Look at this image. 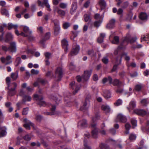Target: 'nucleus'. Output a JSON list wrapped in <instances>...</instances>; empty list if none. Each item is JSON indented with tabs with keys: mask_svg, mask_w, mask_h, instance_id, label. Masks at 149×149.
<instances>
[{
	"mask_svg": "<svg viewBox=\"0 0 149 149\" xmlns=\"http://www.w3.org/2000/svg\"><path fill=\"white\" fill-rule=\"evenodd\" d=\"M100 119V115L98 114H96L95 116L92 118L91 126L93 129L92 131V136L94 138L97 137L98 130L97 128V123L96 122Z\"/></svg>",
	"mask_w": 149,
	"mask_h": 149,
	"instance_id": "nucleus-1",
	"label": "nucleus"
},
{
	"mask_svg": "<svg viewBox=\"0 0 149 149\" xmlns=\"http://www.w3.org/2000/svg\"><path fill=\"white\" fill-rule=\"evenodd\" d=\"M137 39L136 37L135 36L132 37L131 38H129V36L125 37L123 41L121 42V45H123V46L125 47L127 45L128 42H130L131 44L133 43L136 41Z\"/></svg>",
	"mask_w": 149,
	"mask_h": 149,
	"instance_id": "nucleus-2",
	"label": "nucleus"
},
{
	"mask_svg": "<svg viewBox=\"0 0 149 149\" xmlns=\"http://www.w3.org/2000/svg\"><path fill=\"white\" fill-rule=\"evenodd\" d=\"M34 99L37 101V104L40 106H46V102L43 100V97L42 96H38L37 94H35L34 95Z\"/></svg>",
	"mask_w": 149,
	"mask_h": 149,
	"instance_id": "nucleus-3",
	"label": "nucleus"
},
{
	"mask_svg": "<svg viewBox=\"0 0 149 149\" xmlns=\"http://www.w3.org/2000/svg\"><path fill=\"white\" fill-rule=\"evenodd\" d=\"M70 88L74 90L73 94L75 95L80 89L81 86L80 85H78L74 81H72L70 83Z\"/></svg>",
	"mask_w": 149,
	"mask_h": 149,
	"instance_id": "nucleus-4",
	"label": "nucleus"
},
{
	"mask_svg": "<svg viewBox=\"0 0 149 149\" xmlns=\"http://www.w3.org/2000/svg\"><path fill=\"white\" fill-rule=\"evenodd\" d=\"M127 121V119L126 117L121 113L119 114L115 119V121L116 122L125 123Z\"/></svg>",
	"mask_w": 149,
	"mask_h": 149,
	"instance_id": "nucleus-5",
	"label": "nucleus"
},
{
	"mask_svg": "<svg viewBox=\"0 0 149 149\" xmlns=\"http://www.w3.org/2000/svg\"><path fill=\"white\" fill-rule=\"evenodd\" d=\"M11 57L10 55L7 56L5 58L3 57H1L0 58L1 61L3 63H5V64L8 65L12 62L11 60Z\"/></svg>",
	"mask_w": 149,
	"mask_h": 149,
	"instance_id": "nucleus-6",
	"label": "nucleus"
},
{
	"mask_svg": "<svg viewBox=\"0 0 149 149\" xmlns=\"http://www.w3.org/2000/svg\"><path fill=\"white\" fill-rule=\"evenodd\" d=\"M63 75V71L62 68L61 67H58L55 72V77L58 78L57 80H60Z\"/></svg>",
	"mask_w": 149,
	"mask_h": 149,
	"instance_id": "nucleus-7",
	"label": "nucleus"
},
{
	"mask_svg": "<svg viewBox=\"0 0 149 149\" xmlns=\"http://www.w3.org/2000/svg\"><path fill=\"white\" fill-rule=\"evenodd\" d=\"M10 45L9 47V51L13 53L16 51V43L15 42H12L10 43Z\"/></svg>",
	"mask_w": 149,
	"mask_h": 149,
	"instance_id": "nucleus-8",
	"label": "nucleus"
},
{
	"mask_svg": "<svg viewBox=\"0 0 149 149\" xmlns=\"http://www.w3.org/2000/svg\"><path fill=\"white\" fill-rule=\"evenodd\" d=\"M79 49V47L78 45H77L74 46L72 49L70 54V55L72 56L77 55L78 53Z\"/></svg>",
	"mask_w": 149,
	"mask_h": 149,
	"instance_id": "nucleus-9",
	"label": "nucleus"
},
{
	"mask_svg": "<svg viewBox=\"0 0 149 149\" xmlns=\"http://www.w3.org/2000/svg\"><path fill=\"white\" fill-rule=\"evenodd\" d=\"M92 71L91 70H87L84 71V74L83 76L82 79H84L85 81L87 80L90 77Z\"/></svg>",
	"mask_w": 149,
	"mask_h": 149,
	"instance_id": "nucleus-10",
	"label": "nucleus"
},
{
	"mask_svg": "<svg viewBox=\"0 0 149 149\" xmlns=\"http://www.w3.org/2000/svg\"><path fill=\"white\" fill-rule=\"evenodd\" d=\"M134 111L135 113L139 116H143L147 114L146 112L143 109H135Z\"/></svg>",
	"mask_w": 149,
	"mask_h": 149,
	"instance_id": "nucleus-11",
	"label": "nucleus"
},
{
	"mask_svg": "<svg viewBox=\"0 0 149 149\" xmlns=\"http://www.w3.org/2000/svg\"><path fill=\"white\" fill-rule=\"evenodd\" d=\"M115 20L114 19L110 20L109 23L107 24L106 27L108 29L113 28L114 26Z\"/></svg>",
	"mask_w": 149,
	"mask_h": 149,
	"instance_id": "nucleus-12",
	"label": "nucleus"
},
{
	"mask_svg": "<svg viewBox=\"0 0 149 149\" xmlns=\"http://www.w3.org/2000/svg\"><path fill=\"white\" fill-rule=\"evenodd\" d=\"M13 38V36L11 33H8L6 35L5 42H8L9 41L12 40Z\"/></svg>",
	"mask_w": 149,
	"mask_h": 149,
	"instance_id": "nucleus-13",
	"label": "nucleus"
},
{
	"mask_svg": "<svg viewBox=\"0 0 149 149\" xmlns=\"http://www.w3.org/2000/svg\"><path fill=\"white\" fill-rule=\"evenodd\" d=\"M102 109L106 113H109L111 111V109L109 106L108 105H102L101 106Z\"/></svg>",
	"mask_w": 149,
	"mask_h": 149,
	"instance_id": "nucleus-14",
	"label": "nucleus"
},
{
	"mask_svg": "<svg viewBox=\"0 0 149 149\" xmlns=\"http://www.w3.org/2000/svg\"><path fill=\"white\" fill-rule=\"evenodd\" d=\"M50 36V33L49 32H47L46 33V35L44 38H42L40 41V43L43 45L44 43L46 40L49 39Z\"/></svg>",
	"mask_w": 149,
	"mask_h": 149,
	"instance_id": "nucleus-15",
	"label": "nucleus"
},
{
	"mask_svg": "<svg viewBox=\"0 0 149 149\" xmlns=\"http://www.w3.org/2000/svg\"><path fill=\"white\" fill-rule=\"evenodd\" d=\"M62 45L63 47L65 48V51L66 52L68 49V41L65 39H63L61 41Z\"/></svg>",
	"mask_w": 149,
	"mask_h": 149,
	"instance_id": "nucleus-16",
	"label": "nucleus"
},
{
	"mask_svg": "<svg viewBox=\"0 0 149 149\" xmlns=\"http://www.w3.org/2000/svg\"><path fill=\"white\" fill-rule=\"evenodd\" d=\"M50 107L51 112L50 113L46 112L45 113L46 115H54L55 114V110L56 108V106L52 105Z\"/></svg>",
	"mask_w": 149,
	"mask_h": 149,
	"instance_id": "nucleus-17",
	"label": "nucleus"
},
{
	"mask_svg": "<svg viewBox=\"0 0 149 149\" xmlns=\"http://www.w3.org/2000/svg\"><path fill=\"white\" fill-rule=\"evenodd\" d=\"M139 17L141 19L143 20H147L148 16L146 13L142 12L140 14Z\"/></svg>",
	"mask_w": 149,
	"mask_h": 149,
	"instance_id": "nucleus-18",
	"label": "nucleus"
},
{
	"mask_svg": "<svg viewBox=\"0 0 149 149\" xmlns=\"http://www.w3.org/2000/svg\"><path fill=\"white\" fill-rule=\"evenodd\" d=\"M6 129L4 127H0V137L3 136L6 133Z\"/></svg>",
	"mask_w": 149,
	"mask_h": 149,
	"instance_id": "nucleus-19",
	"label": "nucleus"
},
{
	"mask_svg": "<svg viewBox=\"0 0 149 149\" xmlns=\"http://www.w3.org/2000/svg\"><path fill=\"white\" fill-rule=\"evenodd\" d=\"M103 95L105 98L106 99L109 98L111 97V93L108 90L105 91L104 92Z\"/></svg>",
	"mask_w": 149,
	"mask_h": 149,
	"instance_id": "nucleus-20",
	"label": "nucleus"
},
{
	"mask_svg": "<svg viewBox=\"0 0 149 149\" xmlns=\"http://www.w3.org/2000/svg\"><path fill=\"white\" fill-rule=\"evenodd\" d=\"M77 6L76 3H74L72 4L70 12L71 14H74L77 9Z\"/></svg>",
	"mask_w": 149,
	"mask_h": 149,
	"instance_id": "nucleus-21",
	"label": "nucleus"
},
{
	"mask_svg": "<svg viewBox=\"0 0 149 149\" xmlns=\"http://www.w3.org/2000/svg\"><path fill=\"white\" fill-rule=\"evenodd\" d=\"M121 58L119 60V63H118V60L117 59L116 60V64L113 65V68L111 70V72H113L116 71L118 69V65L121 63Z\"/></svg>",
	"mask_w": 149,
	"mask_h": 149,
	"instance_id": "nucleus-22",
	"label": "nucleus"
},
{
	"mask_svg": "<svg viewBox=\"0 0 149 149\" xmlns=\"http://www.w3.org/2000/svg\"><path fill=\"white\" fill-rule=\"evenodd\" d=\"M105 37V34L104 33H101L100 36L97 39V42L98 43H101L103 41V39Z\"/></svg>",
	"mask_w": 149,
	"mask_h": 149,
	"instance_id": "nucleus-23",
	"label": "nucleus"
},
{
	"mask_svg": "<svg viewBox=\"0 0 149 149\" xmlns=\"http://www.w3.org/2000/svg\"><path fill=\"white\" fill-rule=\"evenodd\" d=\"M84 18L86 22H88L89 23L91 22V14L88 15L85 14L84 15Z\"/></svg>",
	"mask_w": 149,
	"mask_h": 149,
	"instance_id": "nucleus-24",
	"label": "nucleus"
},
{
	"mask_svg": "<svg viewBox=\"0 0 149 149\" xmlns=\"http://www.w3.org/2000/svg\"><path fill=\"white\" fill-rule=\"evenodd\" d=\"M99 3L102 9H104L105 8L106 4L104 0H100Z\"/></svg>",
	"mask_w": 149,
	"mask_h": 149,
	"instance_id": "nucleus-25",
	"label": "nucleus"
},
{
	"mask_svg": "<svg viewBox=\"0 0 149 149\" xmlns=\"http://www.w3.org/2000/svg\"><path fill=\"white\" fill-rule=\"evenodd\" d=\"M136 107V102L134 100H132L130 103L129 105V107H128L127 108L133 109Z\"/></svg>",
	"mask_w": 149,
	"mask_h": 149,
	"instance_id": "nucleus-26",
	"label": "nucleus"
},
{
	"mask_svg": "<svg viewBox=\"0 0 149 149\" xmlns=\"http://www.w3.org/2000/svg\"><path fill=\"white\" fill-rule=\"evenodd\" d=\"M78 124L83 127H86L87 125L86 120L85 119L79 121L78 123Z\"/></svg>",
	"mask_w": 149,
	"mask_h": 149,
	"instance_id": "nucleus-27",
	"label": "nucleus"
},
{
	"mask_svg": "<svg viewBox=\"0 0 149 149\" xmlns=\"http://www.w3.org/2000/svg\"><path fill=\"white\" fill-rule=\"evenodd\" d=\"M10 77L13 81L15 80L18 77V73L17 72H12L11 74Z\"/></svg>",
	"mask_w": 149,
	"mask_h": 149,
	"instance_id": "nucleus-28",
	"label": "nucleus"
},
{
	"mask_svg": "<svg viewBox=\"0 0 149 149\" xmlns=\"http://www.w3.org/2000/svg\"><path fill=\"white\" fill-rule=\"evenodd\" d=\"M8 95L9 96H12L15 95L16 92L15 88H10L8 92Z\"/></svg>",
	"mask_w": 149,
	"mask_h": 149,
	"instance_id": "nucleus-29",
	"label": "nucleus"
},
{
	"mask_svg": "<svg viewBox=\"0 0 149 149\" xmlns=\"http://www.w3.org/2000/svg\"><path fill=\"white\" fill-rule=\"evenodd\" d=\"M18 26L17 24L13 25L11 23H9L8 26V30H10L14 28L15 29H17Z\"/></svg>",
	"mask_w": 149,
	"mask_h": 149,
	"instance_id": "nucleus-30",
	"label": "nucleus"
},
{
	"mask_svg": "<svg viewBox=\"0 0 149 149\" xmlns=\"http://www.w3.org/2000/svg\"><path fill=\"white\" fill-rule=\"evenodd\" d=\"M31 99V98L30 96L25 95L23 97L22 100L23 102L24 103L26 101H30Z\"/></svg>",
	"mask_w": 149,
	"mask_h": 149,
	"instance_id": "nucleus-31",
	"label": "nucleus"
},
{
	"mask_svg": "<svg viewBox=\"0 0 149 149\" xmlns=\"http://www.w3.org/2000/svg\"><path fill=\"white\" fill-rule=\"evenodd\" d=\"M44 4L47 8V10L49 11L51 10L50 8V6L48 3V0H44L43 5Z\"/></svg>",
	"mask_w": 149,
	"mask_h": 149,
	"instance_id": "nucleus-32",
	"label": "nucleus"
},
{
	"mask_svg": "<svg viewBox=\"0 0 149 149\" xmlns=\"http://www.w3.org/2000/svg\"><path fill=\"white\" fill-rule=\"evenodd\" d=\"M123 103L122 100L120 99H118L114 103V105L115 106H118L121 105Z\"/></svg>",
	"mask_w": 149,
	"mask_h": 149,
	"instance_id": "nucleus-33",
	"label": "nucleus"
},
{
	"mask_svg": "<svg viewBox=\"0 0 149 149\" xmlns=\"http://www.w3.org/2000/svg\"><path fill=\"white\" fill-rule=\"evenodd\" d=\"M60 30V28L59 26L54 27V34L55 35H57L59 33Z\"/></svg>",
	"mask_w": 149,
	"mask_h": 149,
	"instance_id": "nucleus-34",
	"label": "nucleus"
},
{
	"mask_svg": "<svg viewBox=\"0 0 149 149\" xmlns=\"http://www.w3.org/2000/svg\"><path fill=\"white\" fill-rule=\"evenodd\" d=\"M119 38L117 36L114 37L113 40L112 41L113 44H118L119 42Z\"/></svg>",
	"mask_w": 149,
	"mask_h": 149,
	"instance_id": "nucleus-35",
	"label": "nucleus"
},
{
	"mask_svg": "<svg viewBox=\"0 0 149 149\" xmlns=\"http://www.w3.org/2000/svg\"><path fill=\"white\" fill-rule=\"evenodd\" d=\"M112 83L114 85L120 86L121 85V82L119 80L115 79L113 80Z\"/></svg>",
	"mask_w": 149,
	"mask_h": 149,
	"instance_id": "nucleus-36",
	"label": "nucleus"
},
{
	"mask_svg": "<svg viewBox=\"0 0 149 149\" xmlns=\"http://www.w3.org/2000/svg\"><path fill=\"white\" fill-rule=\"evenodd\" d=\"M94 17L96 19L102 21L103 17L100 16V14L98 13L95 14L94 16Z\"/></svg>",
	"mask_w": 149,
	"mask_h": 149,
	"instance_id": "nucleus-37",
	"label": "nucleus"
},
{
	"mask_svg": "<svg viewBox=\"0 0 149 149\" xmlns=\"http://www.w3.org/2000/svg\"><path fill=\"white\" fill-rule=\"evenodd\" d=\"M21 62V58L19 57H17L16 58L15 63H16L15 65L16 66H18Z\"/></svg>",
	"mask_w": 149,
	"mask_h": 149,
	"instance_id": "nucleus-38",
	"label": "nucleus"
},
{
	"mask_svg": "<svg viewBox=\"0 0 149 149\" xmlns=\"http://www.w3.org/2000/svg\"><path fill=\"white\" fill-rule=\"evenodd\" d=\"M149 41V34H147L146 36L143 35L141 37V42L143 41Z\"/></svg>",
	"mask_w": 149,
	"mask_h": 149,
	"instance_id": "nucleus-39",
	"label": "nucleus"
},
{
	"mask_svg": "<svg viewBox=\"0 0 149 149\" xmlns=\"http://www.w3.org/2000/svg\"><path fill=\"white\" fill-rule=\"evenodd\" d=\"M31 33L32 31H29V33L27 34V36H26L28 37V39L31 41L34 40L35 38L31 34Z\"/></svg>",
	"mask_w": 149,
	"mask_h": 149,
	"instance_id": "nucleus-40",
	"label": "nucleus"
},
{
	"mask_svg": "<svg viewBox=\"0 0 149 149\" xmlns=\"http://www.w3.org/2000/svg\"><path fill=\"white\" fill-rule=\"evenodd\" d=\"M1 13L3 15H5L7 17L9 16V14L8 11L5 9H1Z\"/></svg>",
	"mask_w": 149,
	"mask_h": 149,
	"instance_id": "nucleus-41",
	"label": "nucleus"
},
{
	"mask_svg": "<svg viewBox=\"0 0 149 149\" xmlns=\"http://www.w3.org/2000/svg\"><path fill=\"white\" fill-rule=\"evenodd\" d=\"M131 123L132 124V127L134 128L137 126V121L135 118H132L131 120Z\"/></svg>",
	"mask_w": 149,
	"mask_h": 149,
	"instance_id": "nucleus-42",
	"label": "nucleus"
},
{
	"mask_svg": "<svg viewBox=\"0 0 149 149\" xmlns=\"http://www.w3.org/2000/svg\"><path fill=\"white\" fill-rule=\"evenodd\" d=\"M125 47L123 46V45H121V44L120 45L118 46V48L116 49L115 50L114 52V54L115 55H117L118 54V50L120 49H121Z\"/></svg>",
	"mask_w": 149,
	"mask_h": 149,
	"instance_id": "nucleus-43",
	"label": "nucleus"
},
{
	"mask_svg": "<svg viewBox=\"0 0 149 149\" xmlns=\"http://www.w3.org/2000/svg\"><path fill=\"white\" fill-rule=\"evenodd\" d=\"M57 13L61 17H63L65 14V12L64 11L58 9L57 10Z\"/></svg>",
	"mask_w": 149,
	"mask_h": 149,
	"instance_id": "nucleus-44",
	"label": "nucleus"
},
{
	"mask_svg": "<svg viewBox=\"0 0 149 149\" xmlns=\"http://www.w3.org/2000/svg\"><path fill=\"white\" fill-rule=\"evenodd\" d=\"M101 149H109V147L106 144L102 143L100 146Z\"/></svg>",
	"mask_w": 149,
	"mask_h": 149,
	"instance_id": "nucleus-45",
	"label": "nucleus"
},
{
	"mask_svg": "<svg viewBox=\"0 0 149 149\" xmlns=\"http://www.w3.org/2000/svg\"><path fill=\"white\" fill-rule=\"evenodd\" d=\"M71 24L69 22H65L63 24V27L64 29H66L69 27Z\"/></svg>",
	"mask_w": 149,
	"mask_h": 149,
	"instance_id": "nucleus-46",
	"label": "nucleus"
},
{
	"mask_svg": "<svg viewBox=\"0 0 149 149\" xmlns=\"http://www.w3.org/2000/svg\"><path fill=\"white\" fill-rule=\"evenodd\" d=\"M102 21L98 20L95 22L94 23V26L96 27H98L99 26L102 22Z\"/></svg>",
	"mask_w": 149,
	"mask_h": 149,
	"instance_id": "nucleus-47",
	"label": "nucleus"
},
{
	"mask_svg": "<svg viewBox=\"0 0 149 149\" xmlns=\"http://www.w3.org/2000/svg\"><path fill=\"white\" fill-rule=\"evenodd\" d=\"M24 31L26 34H28L29 33V32L31 31L29 30V28L27 26H24L23 29Z\"/></svg>",
	"mask_w": 149,
	"mask_h": 149,
	"instance_id": "nucleus-48",
	"label": "nucleus"
},
{
	"mask_svg": "<svg viewBox=\"0 0 149 149\" xmlns=\"http://www.w3.org/2000/svg\"><path fill=\"white\" fill-rule=\"evenodd\" d=\"M133 16V14L132 13H130L127 15L126 18L125 20L127 21H129L131 19Z\"/></svg>",
	"mask_w": 149,
	"mask_h": 149,
	"instance_id": "nucleus-49",
	"label": "nucleus"
},
{
	"mask_svg": "<svg viewBox=\"0 0 149 149\" xmlns=\"http://www.w3.org/2000/svg\"><path fill=\"white\" fill-rule=\"evenodd\" d=\"M29 108L28 107L24 108L23 109L22 111V114L24 115H27L28 112Z\"/></svg>",
	"mask_w": 149,
	"mask_h": 149,
	"instance_id": "nucleus-50",
	"label": "nucleus"
},
{
	"mask_svg": "<svg viewBox=\"0 0 149 149\" xmlns=\"http://www.w3.org/2000/svg\"><path fill=\"white\" fill-rule=\"evenodd\" d=\"M123 56H124L125 57V59L126 60H129L130 59V57L129 56H128L127 54V53H123L122 54V55H121V57H123Z\"/></svg>",
	"mask_w": 149,
	"mask_h": 149,
	"instance_id": "nucleus-51",
	"label": "nucleus"
},
{
	"mask_svg": "<svg viewBox=\"0 0 149 149\" xmlns=\"http://www.w3.org/2000/svg\"><path fill=\"white\" fill-rule=\"evenodd\" d=\"M23 139L26 141H29L30 140L31 137L29 134H26L23 137Z\"/></svg>",
	"mask_w": 149,
	"mask_h": 149,
	"instance_id": "nucleus-52",
	"label": "nucleus"
},
{
	"mask_svg": "<svg viewBox=\"0 0 149 149\" xmlns=\"http://www.w3.org/2000/svg\"><path fill=\"white\" fill-rule=\"evenodd\" d=\"M129 5V3L127 1H125L124 2L122 5V8H123L125 9L128 7Z\"/></svg>",
	"mask_w": 149,
	"mask_h": 149,
	"instance_id": "nucleus-53",
	"label": "nucleus"
},
{
	"mask_svg": "<svg viewBox=\"0 0 149 149\" xmlns=\"http://www.w3.org/2000/svg\"><path fill=\"white\" fill-rule=\"evenodd\" d=\"M136 138V136L135 134H130L129 136V139L130 140H135Z\"/></svg>",
	"mask_w": 149,
	"mask_h": 149,
	"instance_id": "nucleus-54",
	"label": "nucleus"
},
{
	"mask_svg": "<svg viewBox=\"0 0 149 149\" xmlns=\"http://www.w3.org/2000/svg\"><path fill=\"white\" fill-rule=\"evenodd\" d=\"M59 6L62 9H65L66 8L67 4L66 3H62L60 4Z\"/></svg>",
	"mask_w": 149,
	"mask_h": 149,
	"instance_id": "nucleus-55",
	"label": "nucleus"
},
{
	"mask_svg": "<svg viewBox=\"0 0 149 149\" xmlns=\"http://www.w3.org/2000/svg\"><path fill=\"white\" fill-rule=\"evenodd\" d=\"M142 88V86L141 85H137L136 86L135 89L137 91H140Z\"/></svg>",
	"mask_w": 149,
	"mask_h": 149,
	"instance_id": "nucleus-56",
	"label": "nucleus"
},
{
	"mask_svg": "<svg viewBox=\"0 0 149 149\" xmlns=\"http://www.w3.org/2000/svg\"><path fill=\"white\" fill-rule=\"evenodd\" d=\"M148 102L147 100L146 99H143L141 101V103L143 105H146L148 103Z\"/></svg>",
	"mask_w": 149,
	"mask_h": 149,
	"instance_id": "nucleus-57",
	"label": "nucleus"
},
{
	"mask_svg": "<svg viewBox=\"0 0 149 149\" xmlns=\"http://www.w3.org/2000/svg\"><path fill=\"white\" fill-rule=\"evenodd\" d=\"M84 149H91V148L87 145V143L85 140L84 141Z\"/></svg>",
	"mask_w": 149,
	"mask_h": 149,
	"instance_id": "nucleus-58",
	"label": "nucleus"
},
{
	"mask_svg": "<svg viewBox=\"0 0 149 149\" xmlns=\"http://www.w3.org/2000/svg\"><path fill=\"white\" fill-rule=\"evenodd\" d=\"M102 62L105 64H107L109 60L107 57H104L102 59Z\"/></svg>",
	"mask_w": 149,
	"mask_h": 149,
	"instance_id": "nucleus-59",
	"label": "nucleus"
},
{
	"mask_svg": "<svg viewBox=\"0 0 149 149\" xmlns=\"http://www.w3.org/2000/svg\"><path fill=\"white\" fill-rule=\"evenodd\" d=\"M88 54L91 56H94L95 55L94 52L92 49L88 51Z\"/></svg>",
	"mask_w": 149,
	"mask_h": 149,
	"instance_id": "nucleus-60",
	"label": "nucleus"
},
{
	"mask_svg": "<svg viewBox=\"0 0 149 149\" xmlns=\"http://www.w3.org/2000/svg\"><path fill=\"white\" fill-rule=\"evenodd\" d=\"M31 72L33 74H37L39 73V71L37 70L32 69L31 70Z\"/></svg>",
	"mask_w": 149,
	"mask_h": 149,
	"instance_id": "nucleus-61",
	"label": "nucleus"
},
{
	"mask_svg": "<svg viewBox=\"0 0 149 149\" xmlns=\"http://www.w3.org/2000/svg\"><path fill=\"white\" fill-rule=\"evenodd\" d=\"M142 47V45L141 44H137L136 45H134L132 46V48L135 49L136 48H141Z\"/></svg>",
	"mask_w": 149,
	"mask_h": 149,
	"instance_id": "nucleus-62",
	"label": "nucleus"
},
{
	"mask_svg": "<svg viewBox=\"0 0 149 149\" xmlns=\"http://www.w3.org/2000/svg\"><path fill=\"white\" fill-rule=\"evenodd\" d=\"M19 95V96L22 97L23 98L24 95H25V92L23 89H21L20 90Z\"/></svg>",
	"mask_w": 149,
	"mask_h": 149,
	"instance_id": "nucleus-63",
	"label": "nucleus"
},
{
	"mask_svg": "<svg viewBox=\"0 0 149 149\" xmlns=\"http://www.w3.org/2000/svg\"><path fill=\"white\" fill-rule=\"evenodd\" d=\"M69 68L71 70H73L75 68V66L73 63H71L69 65Z\"/></svg>",
	"mask_w": 149,
	"mask_h": 149,
	"instance_id": "nucleus-64",
	"label": "nucleus"
}]
</instances>
